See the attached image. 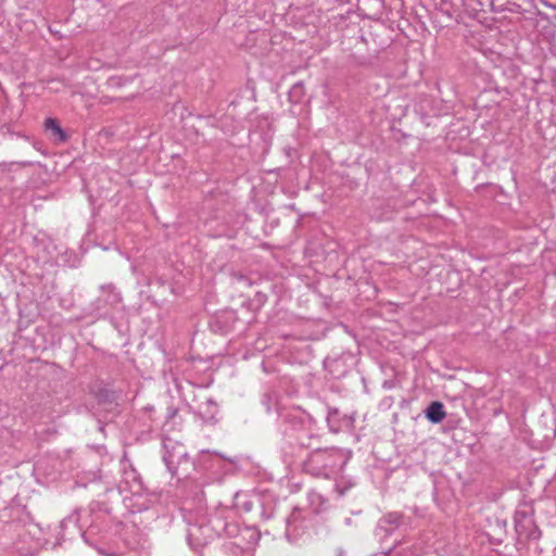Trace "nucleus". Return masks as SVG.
Here are the masks:
<instances>
[{"instance_id": "1", "label": "nucleus", "mask_w": 556, "mask_h": 556, "mask_svg": "<svg viewBox=\"0 0 556 556\" xmlns=\"http://www.w3.org/2000/svg\"><path fill=\"white\" fill-rule=\"evenodd\" d=\"M445 416L444 406L440 402H432L426 409V417L434 424L441 422Z\"/></svg>"}, {"instance_id": "2", "label": "nucleus", "mask_w": 556, "mask_h": 556, "mask_svg": "<svg viewBox=\"0 0 556 556\" xmlns=\"http://www.w3.org/2000/svg\"><path fill=\"white\" fill-rule=\"evenodd\" d=\"M47 129H51L59 138L64 139V134L59 124L53 118H48L45 123Z\"/></svg>"}]
</instances>
